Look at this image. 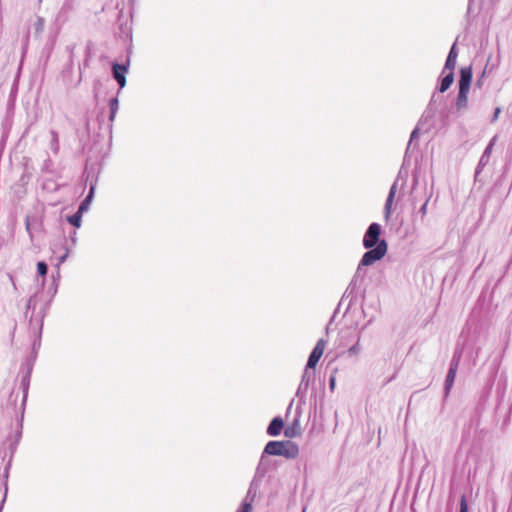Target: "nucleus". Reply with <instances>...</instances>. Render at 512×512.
<instances>
[{"mask_svg":"<svg viewBox=\"0 0 512 512\" xmlns=\"http://www.w3.org/2000/svg\"><path fill=\"white\" fill-rule=\"evenodd\" d=\"M264 453L295 459L299 454V447L291 441H270L266 444Z\"/></svg>","mask_w":512,"mask_h":512,"instance_id":"f257e3e1","label":"nucleus"},{"mask_svg":"<svg viewBox=\"0 0 512 512\" xmlns=\"http://www.w3.org/2000/svg\"><path fill=\"white\" fill-rule=\"evenodd\" d=\"M388 245L385 240H381L375 248H370L367 252L364 253L360 265L362 266H370L376 261L381 260L387 253Z\"/></svg>","mask_w":512,"mask_h":512,"instance_id":"f03ea898","label":"nucleus"},{"mask_svg":"<svg viewBox=\"0 0 512 512\" xmlns=\"http://www.w3.org/2000/svg\"><path fill=\"white\" fill-rule=\"evenodd\" d=\"M61 135L60 133L51 128L47 135L46 140V146H47V153L49 157H58L61 152V142H60Z\"/></svg>","mask_w":512,"mask_h":512,"instance_id":"7ed1b4c3","label":"nucleus"},{"mask_svg":"<svg viewBox=\"0 0 512 512\" xmlns=\"http://www.w3.org/2000/svg\"><path fill=\"white\" fill-rule=\"evenodd\" d=\"M381 234V227L378 223H372L363 238V245L366 249H370L378 244L381 240H379Z\"/></svg>","mask_w":512,"mask_h":512,"instance_id":"20e7f679","label":"nucleus"},{"mask_svg":"<svg viewBox=\"0 0 512 512\" xmlns=\"http://www.w3.org/2000/svg\"><path fill=\"white\" fill-rule=\"evenodd\" d=\"M128 71V58L122 64H112V77L120 88L126 85V73Z\"/></svg>","mask_w":512,"mask_h":512,"instance_id":"39448f33","label":"nucleus"},{"mask_svg":"<svg viewBox=\"0 0 512 512\" xmlns=\"http://www.w3.org/2000/svg\"><path fill=\"white\" fill-rule=\"evenodd\" d=\"M325 347H326L325 340L320 339L317 341L314 349L312 350V352L308 358V362H307L308 368H315L317 366L320 358L322 357V355L324 353Z\"/></svg>","mask_w":512,"mask_h":512,"instance_id":"423d86ee","label":"nucleus"},{"mask_svg":"<svg viewBox=\"0 0 512 512\" xmlns=\"http://www.w3.org/2000/svg\"><path fill=\"white\" fill-rule=\"evenodd\" d=\"M457 57H458V49H457V41H455L448 53L445 65L442 70V74L445 73L446 70H454L456 63H457Z\"/></svg>","mask_w":512,"mask_h":512,"instance_id":"0eeeda50","label":"nucleus"},{"mask_svg":"<svg viewBox=\"0 0 512 512\" xmlns=\"http://www.w3.org/2000/svg\"><path fill=\"white\" fill-rule=\"evenodd\" d=\"M472 67H462L460 69V78H459V88H467L470 89L471 81H472Z\"/></svg>","mask_w":512,"mask_h":512,"instance_id":"6e6552de","label":"nucleus"},{"mask_svg":"<svg viewBox=\"0 0 512 512\" xmlns=\"http://www.w3.org/2000/svg\"><path fill=\"white\" fill-rule=\"evenodd\" d=\"M468 93L469 89L459 88L455 101V106L458 111H463L468 107Z\"/></svg>","mask_w":512,"mask_h":512,"instance_id":"1a4fd4ad","label":"nucleus"},{"mask_svg":"<svg viewBox=\"0 0 512 512\" xmlns=\"http://www.w3.org/2000/svg\"><path fill=\"white\" fill-rule=\"evenodd\" d=\"M73 10V3L72 0H65L62 7L60 8L56 21L60 23H64L68 19L69 13Z\"/></svg>","mask_w":512,"mask_h":512,"instance_id":"9d476101","label":"nucleus"},{"mask_svg":"<svg viewBox=\"0 0 512 512\" xmlns=\"http://www.w3.org/2000/svg\"><path fill=\"white\" fill-rule=\"evenodd\" d=\"M284 428V422L281 418L275 417L267 428V433L270 436H278Z\"/></svg>","mask_w":512,"mask_h":512,"instance_id":"9b49d317","label":"nucleus"},{"mask_svg":"<svg viewBox=\"0 0 512 512\" xmlns=\"http://www.w3.org/2000/svg\"><path fill=\"white\" fill-rule=\"evenodd\" d=\"M448 71L449 72L446 75H444L440 80V86L438 88V91L440 93L447 91L454 82V70Z\"/></svg>","mask_w":512,"mask_h":512,"instance_id":"f8f14e48","label":"nucleus"},{"mask_svg":"<svg viewBox=\"0 0 512 512\" xmlns=\"http://www.w3.org/2000/svg\"><path fill=\"white\" fill-rule=\"evenodd\" d=\"M440 99L439 96H437V94L434 92L431 96V99L428 103V106L423 114V117L425 118H432L434 115H435V112H436V104L438 102V100Z\"/></svg>","mask_w":512,"mask_h":512,"instance_id":"ddd939ff","label":"nucleus"},{"mask_svg":"<svg viewBox=\"0 0 512 512\" xmlns=\"http://www.w3.org/2000/svg\"><path fill=\"white\" fill-rule=\"evenodd\" d=\"M457 367H458V360L454 359L451 363V366H450V369L448 371L447 378H446V389L447 390H449L453 385V382L456 377Z\"/></svg>","mask_w":512,"mask_h":512,"instance_id":"4468645a","label":"nucleus"},{"mask_svg":"<svg viewBox=\"0 0 512 512\" xmlns=\"http://www.w3.org/2000/svg\"><path fill=\"white\" fill-rule=\"evenodd\" d=\"M395 194H396V187H395V185H393L389 191V195H388L386 203H385V213H386L387 218L389 217Z\"/></svg>","mask_w":512,"mask_h":512,"instance_id":"2eb2a0df","label":"nucleus"},{"mask_svg":"<svg viewBox=\"0 0 512 512\" xmlns=\"http://www.w3.org/2000/svg\"><path fill=\"white\" fill-rule=\"evenodd\" d=\"M66 49H67V51L69 53V60H68V63H67V65L65 66V68L63 70L64 74L71 73L72 70H73L74 46H68Z\"/></svg>","mask_w":512,"mask_h":512,"instance_id":"dca6fc26","label":"nucleus"},{"mask_svg":"<svg viewBox=\"0 0 512 512\" xmlns=\"http://www.w3.org/2000/svg\"><path fill=\"white\" fill-rule=\"evenodd\" d=\"M118 107H119V102H118V99L116 97H112L110 98L109 100V119L112 121L115 117V114L118 110Z\"/></svg>","mask_w":512,"mask_h":512,"instance_id":"f3484780","label":"nucleus"},{"mask_svg":"<svg viewBox=\"0 0 512 512\" xmlns=\"http://www.w3.org/2000/svg\"><path fill=\"white\" fill-rule=\"evenodd\" d=\"M93 191H94V188L91 187L89 195L83 200V202L79 206L78 211L80 213H83L84 211H86L88 209V206H89L91 198H92Z\"/></svg>","mask_w":512,"mask_h":512,"instance_id":"a211bd4d","label":"nucleus"},{"mask_svg":"<svg viewBox=\"0 0 512 512\" xmlns=\"http://www.w3.org/2000/svg\"><path fill=\"white\" fill-rule=\"evenodd\" d=\"M81 217H82V213L77 211L74 215L68 217V221L73 226L80 227V225H81Z\"/></svg>","mask_w":512,"mask_h":512,"instance_id":"6ab92c4d","label":"nucleus"},{"mask_svg":"<svg viewBox=\"0 0 512 512\" xmlns=\"http://www.w3.org/2000/svg\"><path fill=\"white\" fill-rule=\"evenodd\" d=\"M45 21L42 17H37L34 23V29L37 34H40L44 30Z\"/></svg>","mask_w":512,"mask_h":512,"instance_id":"aec40b11","label":"nucleus"},{"mask_svg":"<svg viewBox=\"0 0 512 512\" xmlns=\"http://www.w3.org/2000/svg\"><path fill=\"white\" fill-rule=\"evenodd\" d=\"M286 437L293 438L299 434V429L294 426H289L284 430Z\"/></svg>","mask_w":512,"mask_h":512,"instance_id":"412c9836","label":"nucleus"},{"mask_svg":"<svg viewBox=\"0 0 512 512\" xmlns=\"http://www.w3.org/2000/svg\"><path fill=\"white\" fill-rule=\"evenodd\" d=\"M37 271L40 276L45 277L48 271V267L45 262L40 261L37 263Z\"/></svg>","mask_w":512,"mask_h":512,"instance_id":"4be33fe9","label":"nucleus"},{"mask_svg":"<svg viewBox=\"0 0 512 512\" xmlns=\"http://www.w3.org/2000/svg\"><path fill=\"white\" fill-rule=\"evenodd\" d=\"M418 137H419V128H418V127H416V128L412 131V133H411V135H410V140H409V143H408L407 151L409 150V148H410V146L412 145V143H413L416 139H418Z\"/></svg>","mask_w":512,"mask_h":512,"instance_id":"5701e85b","label":"nucleus"},{"mask_svg":"<svg viewBox=\"0 0 512 512\" xmlns=\"http://www.w3.org/2000/svg\"><path fill=\"white\" fill-rule=\"evenodd\" d=\"M460 512H468L466 497L463 495L460 501Z\"/></svg>","mask_w":512,"mask_h":512,"instance_id":"b1692460","label":"nucleus"},{"mask_svg":"<svg viewBox=\"0 0 512 512\" xmlns=\"http://www.w3.org/2000/svg\"><path fill=\"white\" fill-rule=\"evenodd\" d=\"M252 511V505L249 502H244L241 505V512H251Z\"/></svg>","mask_w":512,"mask_h":512,"instance_id":"393cba45","label":"nucleus"},{"mask_svg":"<svg viewBox=\"0 0 512 512\" xmlns=\"http://www.w3.org/2000/svg\"><path fill=\"white\" fill-rule=\"evenodd\" d=\"M491 148H492V141L489 143V145L486 147L482 157L480 160H483L485 157H489V154H490V151H491Z\"/></svg>","mask_w":512,"mask_h":512,"instance_id":"a878e982","label":"nucleus"},{"mask_svg":"<svg viewBox=\"0 0 512 512\" xmlns=\"http://www.w3.org/2000/svg\"><path fill=\"white\" fill-rule=\"evenodd\" d=\"M500 112H501V109L499 107L495 109L493 117H492V122L496 121L498 119V115Z\"/></svg>","mask_w":512,"mask_h":512,"instance_id":"bb28decb","label":"nucleus"},{"mask_svg":"<svg viewBox=\"0 0 512 512\" xmlns=\"http://www.w3.org/2000/svg\"><path fill=\"white\" fill-rule=\"evenodd\" d=\"M484 76H485V70L483 71V73H482L481 77H480V78L477 80V82H476V85H477L478 87H480V86H481V84H482V78H483Z\"/></svg>","mask_w":512,"mask_h":512,"instance_id":"cd10ccee","label":"nucleus"},{"mask_svg":"<svg viewBox=\"0 0 512 512\" xmlns=\"http://www.w3.org/2000/svg\"><path fill=\"white\" fill-rule=\"evenodd\" d=\"M120 30H121V33H122V34L127 35V32L125 31V28H124V24H123V23H120Z\"/></svg>","mask_w":512,"mask_h":512,"instance_id":"c85d7f7f","label":"nucleus"},{"mask_svg":"<svg viewBox=\"0 0 512 512\" xmlns=\"http://www.w3.org/2000/svg\"><path fill=\"white\" fill-rule=\"evenodd\" d=\"M99 84V81H94L93 90L96 93L97 85Z\"/></svg>","mask_w":512,"mask_h":512,"instance_id":"c756f323","label":"nucleus"},{"mask_svg":"<svg viewBox=\"0 0 512 512\" xmlns=\"http://www.w3.org/2000/svg\"><path fill=\"white\" fill-rule=\"evenodd\" d=\"M81 79H82V76L80 75V76H79V79H78V81H77V82L75 83V85H74L75 87H76V86H78V85L80 84V82H81Z\"/></svg>","mask_w":512,"mask_h":512,"instance_id":"7c9ffc66","label":"nucleus"},{"mask_svg":"<svg viewBox=\"0 0 512 512\" xmlns=\"http://www.w3.org/2000/svg\"><path fill=\"white\" fill-rule=\"evenodd\" d=\"M334 383H335V380H334V378H332V379L330 380V385H331V387H333V386H334Z\"/></svg>","mask_w":512,"mask_h":512,"instance_id":"2f4dec72","label":"nucleus"},{"mask_svg":"<svg viewBox=\"0 0 512 512\" xmlns=\"http://www.w3.org/2000/svg\"><path fill=\"white\" fill-rule=\"evenodd\" d=\"M62 147L65 148V141L64 138L62 139Z\"/></svg>","mask_w":512,"mask_h":512,"instance_id":"473e14b6","label":"nucleus"},{"mask_svg":"<svg viewBox=\"0 0 512 512\" xmlns=\"http://www.w3.org/2000/svg\"><path fill=\"white\" fill-rule=\"evenodd\" d=\"M407 153H408V151H406V153H405V158H403V161H406Z\"/></svg>","mask_w":512,"mask_h":512,"instance_id":"72a5a7b5","label":"nucleus"},{"mask_svg":"<svg viewBox=\"0 0 512 512\" xmlns=\"http://www.w3.org/2000/svg\"><path fill=\"white\" fill-rule=\"evenodd\" d=\"M493 2H498L499 0H492Z\"/></svg>","mask_w":512,"mask_h":512,"instance_id":"f704fd0d","label":"nucleus"}]
</instances>
